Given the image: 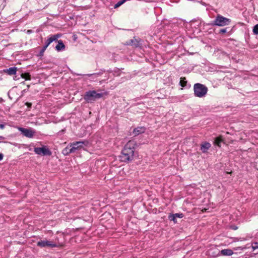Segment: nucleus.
<instances>
[{
    "label": "nucleus",
    "instance_id": "obj_26",
    "mask_svg": "<svg viewBox=\"0 0 258 258\" xmlns=\"http://www.w3.org/2000/svg\"><path fill=\"white\" fill-rule=\"evenodd\" d=\"M45 50L46 49H44V46L43 48L42 49V50L41 51V53H43Z\"/></svg>",
    "mask_w": 258,
    "mask_h": 258
},
{
    "label": "nucleus",
    "instance_id": "obj_22",
    "mask_svg": "<svg viewBox=\"0 0 258 258\" xmlns=\"http://www.w3.org/2000/svg\"><path fill=\"white\" fill-rule=\"evenodd\" d=\"M176 218L175 217V216L173 215H171L169 216V219L171 220H173L174 221V223H176Z\"/></svg>",
    "mask_w": 258,
    "mask_h": 258
},
{
    "label": "nucleus",
    "instance_id": "obj_21",
    "mask_svg": "<svg viewBox=\"0 0 258 258\" xmlns=\"http://www.w3.org/2000/svg\"><path fill=\"white\" fill-rule=\"evenodd\" d=\"M124 3V2H123V1L122 0H120L118 2H117V4H115V6H114V8H116L119 6H120L121 5H122Z\"/></svg>",
    "mask_w": 258,
    "mask_h": 258
},
{
    "label": "nucleus",
    "instance_id": "obj_14",
    "mask_svg": "<svg viewBox=\"0 0 258 258\" xmlns=\"http://www.w3.org/2000/svg\"><path fill=\"white\" fill-rule=\"evenodd\" d=\"M220 254L223 255H232L233 253L232 250L230 249H225L220 251Z\"/></svg>",
    "mask_w": 258,
    "mask_h": 258
},
{
    "label": "nucleus",
    "instance_id": "obj_11",
    "mask_svg": "<svg viewBox=\"0 0 258 258\" xmlns=\"http://www.w3.org/2000/svg\"><path fill=\"white\" fill-rule=\"evenodd\" d=\"M211 147V144L208 142H205L201 145V150L203 153H206Z\"/></svg>",
    "mask_w": 258,
    "mask_h": 258
},
{
    "label": "nucleus",
    "instance_id": "obj_6",
    "mask_svg": "<svg viewBox=\"0 0 258 258\" xmlns=\"http://www.w3.org/2000/svg\"><path fill=\"white\" fill-rule=\"evenodd\" d=\"M34 152L36 154L40 155H51V152L46 146L42 147H37L34 148Z\"/></svg>",
    "mask_w": 258,
    "mask_h": 258
},
{
    "label": "nucleus",
    "instance_id": "obj_17",
    "mask_svg": "<svg viewBox=\"0 0 258 258\" xmlns=\"http://www.w3.org/2000/svg\"><path fill=\"white\" fill-rule=\"evenodd\" d=\"M21 77L26 80H30L31 76L29 73H23L21 75Z\"/></svg>",
    "mask_w": 258,
    "mask_h": 258
},
{
    "label": "nucleus",
    "instance_id": "obj_30",
    "mask_svg": "<svg viewBox=\"0 0 258 258\" xmlns=\"http://www.w3.org/2000/svg\"><path fill=\"white\" fill-rule=\"evenodd\" d=\"M2 138V137L0 136V139H1Z\"/></svg>",
    "mask_w": 258,
    "mask_h": 258
},
{
    "label": "nucleus",
    "instance_id": "obj_3",
    "mask_svg": "<svg viewBox=\"0 0 258 258\" xmlns=\"http://www.w3.org/2000/svg\"><path fill=\"white\" fill-rule=\"evenodd\" d=\"M107 92L97 93L95 91H89L86 93L84 99L88 102H92L97 99L102 97L104 95H107Z\"/></svg>",
    "mask_w": 258,
    "mask_h": 258
},
{
    "label": "nucleus",
    "instance_id": "obj_1",
    "mask_svg": "<svg viewBox=\"0 0 258 258\" xmlns=\"http://www.w3.org/2000/svg\"><path fill=\"white\" fill-rule=\"evenodd\" d=\"M135 146V143L134 141H130L126 144L120 156V159L122 161L127 162L133 159Z\"/></svg>",
    "mask_w": 258,
    "mask_h": 258
},
{
    "label": "nucleus",
    "instance_id": "obj_5",
    "mask_svg": "<svg viewBox=\"0 0 258 258\" xmlns=\"http://www.w3.org/2000/svg\"><path fill=\"white\" fill-rule=\"evenodd\" d=\"M194 91L195 96L202 98L206 95L208 92V88L202 84L197 83L194 86Z\"/></svg>",
    "mask_w": 258,
    "mask_h": 258
},
{
    "label": "nucleus",
    "instance_id": "obj_13",
    "mask_svg": "<svg viewBox=\"0 0 258 258\" xmlns=\"http://www.w3.org/2000/svg\"><path fill=\"white\" fill-rule=\"evenodd\" d=\"M17 69L16 67H12L8 69L4 70L5 73H7L9 75H13L16 74Z\"/></svg>",
    "mask_w": 258,
    "mask_h": 258
},
{
    "label": "nucleus",
    "instance_id": "obj_8",
    "mask_svg": "<svg viewBox=\"0 0 258 258\" xmlns=\"http://www.w3.org/2000/svg\"><path fill=\"white\" fill-rule=\"evenodd\" d=\"M207 254L211 257H216L220 255V250L216 246H212L207 250Z\"/></svg>",
    "mask_w": 258,
    "mask_h": 258
},
{
    "label": "nucleus",
    "instance_id": "obj_4",
    "mask_svg": "<svg viewBox=\"0 0 258 258\" xmlns=\"http://www.w3.org/2000/svg\"><path fill=\"white\" fill-rule=\"evenodd\" d=\"M231 22V20L230 19L224 17L220 14H218L210 25L212 26L224 27L229 25Z\"/></svg>",
    "mask_w": 258,
    "mask_h": 258
},
{
    "label": "nucleus",
    "instance_id": "obj_23",
    "mask_svg": "<svg viewBox=\"0 0 258 258\" xmlns=\"http://www.w3.org/2000/svg\"><path fill=\"white\" fill-rule=\"evenodd\" d=\"M176 218H182L183 216L182 214L176 213L174 214Z\"/></svg>",
    "mask_w": 258,
    "mask_h": 258
},
{
    "label": "nucleus",
    "instance_id": "obj_15",
    "mask_svg": "<svg viewBox=\"0 0 258 258\" xmlns=\"http://www.w3.org/2000/svg\"><path fill=\"white\" fill-rule=\"evenodd\" d=\"M65 48V45L63 43L62 41L60 40L58 41L57 45L55 46V48L57 50V51H59L62 50H63Z\"/></svg>",
    "mask_w": 258,
    "mask_h": 258
},
{
    "label": "nucleus",
    "instance_id": "obj_27",
    "mask_svg": "<svg viewBox=\"0 0 258 258\" xmlns=\"http://www.w3.org/2000/svg\"><path fill=\"white\" fill-rule=\"evenodd\" d=\"M131 43H132V45H135L136 46H137L138 45V44H133V40H132L131 41Z\"/></svg>",
    "mask_w": 258,
    "mask_h": 258
},
{
    "label": "nucleus",
    "instance_id": "obj_29",
    "mask_svg": "<svg viewBox=\"0 0 258 258\" xmlns=\"http://www.w3.org/2000/svg\"><path fill=\"white\" fill-rule=\"evenodd\" d=\"M4 125H2V124H1V125H0V127H1V128H4Z\"/></svg>",
    "mask_w": 258,
    "mask_h": 258
},
{
    "label": "nucleus",
    "instance_id": "obj_2",
    "mask_svg": "<svg viewBox=\"0 0 258 258\" xmlns=\"http://www.w3.org/2000/svg\"><path fill=\"white\" fill-rule=\"evenodd\" d=\"M88 142L87 141L75 142L70 143L69 145L63 150L64 154H68L74 153L77 151L81 150L84 146H87Z\"/></svg>",
    "mask_w": 258,
    "mask_h": 258
},
{
    "label": "nucleus",
    "instance_id": "obj_19",
    "mask_svg": "<svg viewBox=\"0 0 258 258\" xmlns=\"http://www.w3.org/2000/svg\"><path fill=\"white\" fill-rule=\"evenodd\" d=\"M251 246L253 250L258 248V241L252 243Z\"/></svg>",
    "mask_w": 258,
    "mask_h": 258
},
{
    "label": "nucleus",
    "instance_id": "obj_18",
    "mask_svg": "<svg viewBox=\"0 0 258 258\" xmlns=\"http://www.w3.org/2000/svg\"><path fill=\"white\" fill-rule=\"evenodd\" d=\"M186 79L185 78H180V85L184 87L186 86Z\"/></svg>",
    "mask_w": 258,
    "mask_h": 258
},
{
    "label": "nucleus",
    "instance_id": "obj_16",
    "mask_svg": "<svg viewBox=\"0 0 258 258\" xmlns=\"http://www.w3.org/2000/svg\"><path fill=\"white\" fill-rule=\"evenodd\" d=\"M222 142V139L221 137H218L216 138L214 144L215 145L218 146V147H221V143Z\"/></svg>",
    "mask_w": 258,
    "mask_h": 258
},
{
    "label": "nucleus",
    "instance_id": "obj_9",
    "mask_svg": "<svg viewBox=\"0 0 258 258\" xmlns=\"http://www.w3.org/2000/svg\"><path fill=\"white\" fill-rule=\"evenodd\" d=\"M37 245L41 247H44L46 246H49L51 247H54L56 246V244L53 243L52 242L48 240H42L38 241L37 242Z\"/></svg>",
    "mask_w": 258,
    "mask_h": 258
},
{
    "label": "nucleus",
    "instance_id": "obj_25",
    "mask_svg": "<svg viewBox=\"0 0 258 258\" xmlns=\"http://www.w3.org/2000/svg\"><path fill=\"white\" fill-rule=\"evenodd\" d=\"M3 157H4L3 154L0 153V161L3 160Z\"/></svg>",
    "mask_w": 258,
    "mask_h": 258
},
{
    "label": "nucleus",
    "instance_id": "obj_7",
    "mask_svg": "<svg viewBox=\"0 0 258 258\" xmlns=\"http://www.w3.org/2000/svg\"><path fill=\"white\" fill-rule=\"evenodd\" d=\"M18 130L24 136L29 138H33L35 134V131L31 128H26L23 127H19Z\"/></svg>",
    "mask_w": 258,
    "mask_h": 258
},
{
    "label": "nucleus",
    "instance_id": "obj_24",
    "mask_svg": "<svg viewBox=\"0 0 258 258\" xmlns=\"http://www.w3.org/2000/svg\"><path fill=\"white\" fill-rule=\"evenodd\" d=\"M227 32L226 29H222L220 30L219 33H225Z\"/></svg>",
    "mask_w": 258,
    "mask_h": 258
},
{
    "label": "nucleus",
    "instance_id": "obj_20",
    "mask_svg": "<svg viewBox=\"0 0 258 258\" xmlns=\"http://www.w3.org/2000/svg\"><path fill=\"white\" fill-rule=\"evenodd\" d=\"M253 32L255 35L258 34V24H256L253 27Z\"/></svg>",
    "mask_w": 258,
    "mask_h": 258
},
{
    "label": "nucleus",
    "instance_id": "obj_10",
    "mask_svg": "<svg viewBox=\"0 0 258 258\" xmlns=\"http://www.w3.org/2000/svg\"><path fill=\"white\" fill-rule=\"evenodd\" d=\"M60 37V34H56L51 36L49 37L45 41V44L44 45V49H46L49 44L53 41L57 40L58 38Z\"/></svg>",
    "mask_w": 258,
    "mask_h": 258
},
{
    "label": "nucleus",
    "instance_id": "obj_28",
    "mask_svg": "<svg viewBox=\"0 0 258 258\" xmlns=\"http://www.w3.org/2000/svg\"><path fill=\"white\" fill-rule=\"evenodd\" d=\"M26 104L28 106V107H30L31 105V104L30 103H26Z\"/></svg>",
    "mask_w": 258,
    "mask_h": 258
},
{
    "label": "nucleus",
    "instance_id": "obj_12",
    "mask_svg": "<svg viewBox=\"0 0 258 258\" xmlns=\"http://www.w3.org/2000/svg\"><path fill=\"white\" fill-rule=\"evenodd\" d=\"M145 128L144 127H138L134 130L133 134L135 136L139 135L140 134L144 133Z\"/></svg>",
    "mask_w": 258,
    "mask_h": 258
}]
</instances>
